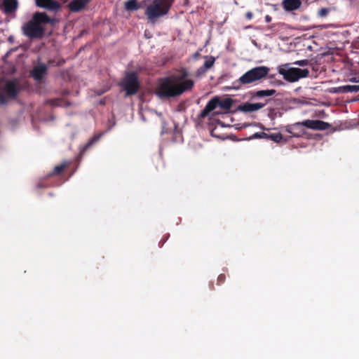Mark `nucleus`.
Listing matches in <instances>:
<instances>
[{"instance_id": "f257e3e1", "label": "nucleus", "mask_w": 359, "mask_h": 359, "mask_svg": "<svg viewBox=\"0 0 359 359\" xmlns=\"http://www.w3.org/2000/svg\"><path fill=\"white\" fill-rule=\"evenodd\" d=\"M187 76L188 72L182 69L179 75L163 79L156 88V95L160 98H170L191 90L194 86V81L192 79H186Z\"/></svg>"}, {"instance_id": "f03ea898", "label": "nucleus", "mask_w": 359, "mask_h": 359, "mask_svg": "<svg viewBox=\"0 0 359 359\" xmlns=\"http://www.w3.org/2000/svg\"><path fill=\"white\" fill-rule=\"evenodd\" d=\"M175 0H152L145 7L144 15L149 23L155 24L168 14Z\"/></svg>"}, {"instance_id": "7ed1b4c3", "label": "nucleus", "mask_w": 359, "mask_h": 359, "mask_svg": "<svg viewBox=\"0 0 359 359\" xmlns=\"http://www.w3.org/2000/svg\"><path fill=\"white\" fill-rule=\"evenodd\" d=\"M303 127L312 130H325L330 128V123L320 120L306 119L288 126L286 128V131L290 133L292 137H301L306 134V131Z\"/></svg>"}, {"instance_id": "20e7f679", "label": "nucleus", "mask_w": 359, "mask_h": 359, "mask_svg": "<svg viewBox=\"0 0 359 359\" xmlns=\"http://www.w3.org/2000/svg\"><path fill=\"white\" fill-rule=\"evenodd\" d=\"M269 69L265 66L254 67L246 72L234 82L238 88L242 85H248L265 78L269 74Z\"/></svg>"}, {"instance_id": "39448f33", "label": "nucleus", "mask_w": 359, "mask_h": 359, "mask_svg": "<svg viewBox=\"0 0 359 359\" xmlns=\"http://www.w3.org/2000/svg\"><path fill=\"white\" fill-rule=\"evenodd\" d=\"M233 103V101L231 98L227 97L224 100H220V98L217 96L214 97L207 103L204 109L201 112L199 118H205L217 107L228 111L231 108Z\"/></svg>"}, {"instance_id": "423d86ee", "label": "nucleus", "mask_w": 359, "mask_h": 359, "mask_svg": "<svg viewBox=\"0 0 359 359\" xmlns=\"http://www.w3.org/2000/svg\"><path fill=\"white\" fill-rule=\"evenodd\" d=\"M278 73L283 76L285 80L289 82H295L301 78L307 77L309 72L307 69L289 68L288 64H286L279 67Z\"/></svg>"}, {"instance_id": "0eeeda50", "label": "nucleus", "mask_w": 359, "mask_h": 359, "mask_svg": "<svg viewBox=\"0 0 359 359\" xmlns=\"http://www.w3.org/2000/svg\"><path fill=\"white\" fill-rule=\"evenodd\" d=\"M22 34L31 39H41L45 34V28L33 20L24 23L21 27Z\"/></svg>"}, {"instance_id": "6e6552de", "label": "nucleus", "mask_w": 359, "mask_h": 359, "mask_svg": "<svg viewBox=\"0 0 359 359\" xmlns=\"http://www.w3.org/2000/svg\"><path fill=\"white\" fill-rule=\"evenodd\" d=\"M20 90V84L17 79L8 80L4 88L3 93H0V104H5L8 98L15 99Z\"/></svg>"}, {"instance_id": "1a4fd4ad", "label": "nucleus", "mask_w": 359, "mask_h": 359, "mask_svg": "<svg viewBox=\"0 0 359 359\" xmlns=\"http://www.w3.org/2000/svg\"><path fill=\"white\" fill-rule=\"evenodd\" d=\"M121 86L126 91V96L135 95L140 89L138 78L135 72L127 73Z\"/></svg>"}, {"instance_id": "9d476101", "label": "nucleus", "mask_w": 359, "mask_h": 359, "mask_svg": "<svg viewBox=\"0 0 359 359\" xmlns=\"http://www.w3.org/2000/svg\"><path fill=\"white\" fill-rule=\"evenodd\" d=\"M48 67L43 62H38L34 65L32 69L29 72L30 76L36 82L43 83L46 76L48 74Z\"/></svg>"}, {"instance_id": "9b49d317", "label": "nucleus", "mask_w": 359, "mask_h": 359, "mask_svg": "<svg viewBox=\"0 0 359 359\" xmlns=\"http://www.w3.org/2000/svg\"><path fill=\"white\" fill-rule=\"evenodd\" d=\"M36 5L49 11H57L61 7L60 4L54 0H36Z\"/></svg>"}, {"instance_id": "f8f14e48", "label": "nucleus", "mask_w": 359, "mask_h": 359, "mask_svg": "<svg viewBox=\"0 0 359 359\" xmlns=\"http://www.w3.org/2000/svg\"><path fill=\"white\" fill-rule=\"evenodd\" d=\"M90 0H72L67 6L72 13H78L84 10L89 4Z\"/></svg>"}, {"instance_id": "ddd939ff", "label": "nucleus", "mask_w": 359, "mask_h": 359, "mask_svg": "<svg viewBox=\"0 0 359 359\" xmlns=\"http://www.w3.org/2000/svg\"><path fill=\"white\" fill-rule=\"evenodd\" d=\"M266 104V102L262 103V102H257V103H249L245 102L243 104H241L238 107V109L241 111H243L245 113L249 112H253L258 111L261 109H262L265 105Z\"/></svg>"}, {"instance_id": "4468645a", "label": "nucleus", "mask_w": 359, "mask_h": 359, "mask_svg": "<svg viewBox=\"0 0 359 359\" xmlns=\"http://www.w3.org/2000/svg\"><path fill=\"white\" fill-rule=\"evenodd\" d=\"M0 9L5 13L10 14L16 11L18 6V0H1Z\"/></svg>"}, {"instance_id": "2eb2a0df", "label": "nucleus", "mask_w": 359, "mask_h": 359, "mask_svg": "<svg viewBox=\"0 0 359 359\" xmlns=\"http://www.w3.org/2000/svg\"><path fill=\"white\" fill-rule=\"evenodd\" d=\"M32 20H33L36 24L41 25L42 24H48L52 22V19L43 12H36L33 15Z\"/></svg>"}, {"instance_id": "dca6fc26", "label": "nucleus", "mask_w": 359, "mask_h": 359, "mask_svg": "<svg viewBox=\"0 0 359 359\" xmlns=\"http://www.w3.org/2000/svg\"><path fill=\"white\" fill-rule=\"evenodd\" d=\"M282 4L285 11H292L298 9L302 2L300 0H283Z\"/></svg>"}, {"instance_id": "f3484780", "label": "nucleus", "mask_w": 359, "mask_h": 359, "mask_svg": "<svg viewBox=\"0 0 359 359\" xmlns=\"http://www.w3.org/2000/svg\"><path fill=\"white\" fill-rule=\"evenodd\" d=\"M276 90L274 89L261 90L257 91L251 92V99L253 100L256 97L262 98L264 97H270L276 94Z\"/></svg>"}, {"instance_id": "a211bd4d", "label": "nucleus", "mask_w": 359, "mask_h": 359, "mask_svg": "<svg viewBox=\"0 0 359 359\" xmlns=\"http://www.w3.org/2000/svg\"><path fill=\"white\" fill-rule=\"evenodd\" d=\"M125 9L128 11H137L140 8V6L137 3V0H128L125 2Z\"/></svg>"}, {"instance_id": "6ab92c4d", "label": "nucleus", "mask_w": 359, "mask_h": 359, "mask_svg": "<svg viewBox=\"0 0 359 359\" xmlns=\"http://www.w3.org/2000/svg\"><path fill=\"white\" fill-rule=\"evenodd\" d=\"M343 93H357L359 92V85H346L341 87Z\"/></svg>"}, {"instance_id": "aec40b11", "label": "nucleus", "mask_w": 359, "mask_h": 359, "mask_svg": "<svg viewBox=\"0 0 359 359\" xmlns=\"http://www.w3.org/2000/svg\"><path fill=\"white\" fill-rule=\"evenodd\" d=\"M215 59L212 56L206 57L205 61L203 64V67L205 69H210L215 64Z\"/></svg>"}, {"instance_id": "412c9836", "label": "nucleus", "mask_w": 359, "mask_h": 359, "mask_svg": "<svg viewBox=\"0 0 359 359\" xmlns=\"http://www.w3.org/2000/svg\"><path fill=\"white\" fill-rule=\"evenodd\" d=\"M66 166L67 165L65 163L56 165L53 170L52 175H60L65 170Z\"/></svg>"}, {"instance_id": "4be33fe9", "label": "nucleus", "mask_w": 359, "mask_h": 359, "mask_svg": "<svg viewBox=\"0 0 359 359\" xmlns=\"http://www.w3.org/2000/svg\"><path fill=\"white\" fill-rule=\"evenodd\" d=\"M100 135H95L94 137H93L91 139H90L88 140V142L86 144L83 149H88V148H90L91 146H93L95 142H97L99 139H100Z\"/></svg>"}, {"instance_id": "5701e85b", "label": "nucleus", "mask_w": 359, "mask_h": 359, "mask_svg": "<svg viewBox=\"0 0 359 359\" xmlns=\"http://www.w3.org/2000/svg\"><path fill=\"white\" fill-rule=\"evenodd\" d=\"M267 139H270L275 142H280L283 139V135L280 133H273V134L269 135Z\"/></svg>"}, {"instance_id": "b1692460", "label": "nucleus", "mask_w": 359, "mask_h": 359, "mask_svg": "<svg viewBox=\"0 0 359 359\" xmlns=\"http://www.w3.org/2000/svg\"><path fill=\"white\" fill-rule=\"evenodd\" d=\"M309 63V61L308 60H297L293 62L294 65L304 67L308 65Z\"/></svg>"}, {"instance_id": "393cba45", "label": "nucleus", "mask_w": 359, "mask_h": 359, "mask_svg": "<svg viewBox=\"0 0 359 359\" xmlns=\"http://www.w3.org/2000/svg\"><path fill=\"white\" fill-rule=\"evenodd\" d=\"M329 13V10L325 8H322L318 11V15L320 18L325 17Z\"/></svg>"}, {"instance_id": "a878e982", "label": "nucleus", "mask_w": 359, "mask_h": 359, "mask_svg": "<svg viewBox=\"0 0 359 359\" xmlns=\"http://www.w3.org/2000/svg\"><path fill=\"white\" fill-rule=\"evenodd\" d=\"M269 135L266 133L261 132V133H255L253 135L254 138H268Z\"/></svg>"}, {"instance_id": "bb28decb", "label": "nucleus", "mask_w": 359, "mask_h": 359, "mask_svg": "<svg viewBox=\"0 0 359 359\" xmlns=\"http://www.w3.org/2000/svg\"><path fill=\"white\" fill-rule=\"evenodd\" d=\"M226 280V276L224 274L222 273L218 276L217 280V284L218 285H220L221 284L224 283Z\"/></svg>"}, {"instance_id": "cd10ccee", "label": "nucleus", "mask_w": 359, "mask_h": 359, "mask_svg": "<svg viewBox=\"0 0 359 359\" xmlns=\"http://www.w3.org/2000/svg\"><path fill=\"white\" fill-rule=\"evenodd\" d=\"M276 114H277V112H276V109H271L269 111L268 116L271 121H273L276 118Z\"/></svg>"}, {"instance_id": "c85d7f7f", "label": "nucleus", "mask_w": 359, "mask_h": 359, "mask_svg": "<svg viewBox=\"0 0 359 359\" xmlns=\"http://www.w3.org/2000/svg\"><path fill=\"white\" fill-rule=\"evenodd\" d=\"M208 69H205L203 66L199 67L196 72V74L198 76L201 75V74H203L206 72Z\"/></svg>"}, {"instance_id": "c756f323", "label": "nucleus", "mask_w": 359, "mask_h": 359, "mask_svg": "<svg viewBox=\"0 0 359 359\" xmlns=\"http://www.w3.org/2000/svg\"><path fill=\"white\" fill-rule=\"evenodd\" d=\"M349 81L353 83H359V74L349 78Z\"/></svg>"}, {"instance_id": "7c9ffc66", "label": "nucleus", "mask_w": 359, "mask_h": 359, "mask_svg": "<svg viewBox=\"0 0 359 359\" xmlns=\"http://www.w3.org/2000/svg\"><path fill=\"white\" fill-rule=\"evenodd\" d=\"M253 17V13L250 11H248L245 13V18L248 20H251Z\"/></svg>"}, {"instance_id": "2f4dec72", "label": "nucleus", "mask_w": 359, "mask_h": 359, "mask_svg": "<svg viewBox=\"0 0 359 359\" xmlns=\"http://www.w3.org/2000/svg\"><path fill=\"white\" fill-rule=\"evenodd\" d=\"M265 20L266 22H270L271 21V17L269 16V15H266L265 16Z\"/></svg>"}]
</instances>
